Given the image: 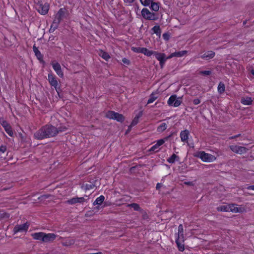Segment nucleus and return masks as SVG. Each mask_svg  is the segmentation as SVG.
Segmentation results:
<instances>
[{"label": "nucleus", "mask_w": 254, "mask_h": 254, "mask_svg": "<svg viewBox=\"0 0 254 254\" xmlns=\"http://www.w3.org/2000/svg\"><path fill=\"white\" fill-rule=\"evenodd\" d=\"M157 145L160 147V146H161L162 145H163L164 143V140L162 139H159V140H157L156 141V143Z\"/></svg>", "instance_id": "obj_45"}, {"label": "nucleus", "mask_w": 254, "mask_h": 254, "mask_svg": "<svg viewBox=\"0 0 254 254\" xmlns=\"http://www.w3.org/2000/svg\"><path fill=\"white\" fill-rule=\"evenodd\" d=\"M166 61V60H163L161 61V62H159V64L161 68H162L164 67Z\"/></svg>", "instance_id": "obj_50"}, {"label": "nucleus", "mask_w": 254, "mask_h": 254, "mask_svg": "<svg viewBox=\"0 0 254 254\" xmlns=\"http://www.w3.org/2000/svg\"><path fill=\"white\" fill-rule=\"evenodd\" d=\"M122 62L126 65H128L130 64V62L129 60L126 58L122 59Z\"/></svg>", "instance_id": "obj_43"}, {"label": "nucleus", "mask_w": 254, "mask_h": 254, "mask_svg": "<svg viewBox=\"0 0 254 254\" xmlns=\"http://www.w3.org/2000/svg\"><path fill=\"white\" fill-rule=\"evenodd\" d=\"M67 129L64 127L63 129H59L56 127L50 124H47L42 126L34 134V138L38 140H42L45 138H51L57 135L59 132L65 131Z\"/></svg>", "instance_id": "obj_1"}, {"label": "nucleus", "mask_w": 254, "mask_h": 254, "mask_svg": "<svg viewBox=\"0 0 254 254\" xmlns=\"http://www.w3.org/2000/svg\"><path fill=\"white\" fill-rule=\"evenodd\" d=\"M252 99L250 97L242 98L241 100V103L245 105H250L252 104Z\"/></svg>", "instance_id": "obj_24"}, {"label": "nucleus", "mask_w": 254, "mask_h": 254, "mask_svg": "<svg viewBox=\"0 0 254 254\" xmlns=\"http://www.w3.org/2000/svg\"><path fill=\"white\" fill-rule=\"evenodd\" d=\"M179 157L174 153L167 159V161L170 164H173L176 161H179Z\"/></svg>", "instance_id": "obj_25"}, {"label": "nucleus", "mask_w": 254, "mask_h": 254, "mask_svg": "<svg viewBox=\"0 0 254 254\" xmlns=\"http://www.w3.org/2000/svg\"><path fill=\"white\" fill-rule=\"evenodd\" d=\"M157 97L153 93H152L149 97V99L147 101V104H151L153 103L156 99Z\"/></svg>", "instance_id": "obj_37"}, {"label": "nucleus", "mask_w": 254, "mask_h": 254, "mask_svg": "<svg viewBox=\"0 0 254 254\" xmlns=\"http://www.w3.org/2000/svg\"><path fill=\"white\" fill-rule=\"evenodd\" d=\"M6 151V146L5 145L0 146V153H3Z\"/></svg>", "instance_id": "obj_44"}, {"label": "nucleus", "mask_w": 254, "mask_h": 254, "mask_svg": "<svg viewBox=\"0 0 254 254\" xmlns=\"http://www.w3.org/2000/svg\"><path fill=\"white\" fill-rule=\"evenodd\" d=\"M189 134L190 132L187 129L181 131L180 132V137L181 141L183 142H187Z\"/></svg>", "instance_id": "obj_16"}, {"label": "nucleus", "mask_w": 254, "mask_h": 254, "mask_svg": "<svg viewBox=\"0 0 254 254\" xmlns=\"http://www.w3.org/2000/svg\"><path fill=\"white\" fill-rule=\"evenodd\" d=\"M153 55L155 56V58L159 62L163 60H166L169 59L168 57L166 58V55L164 53H159L155 51Z\"/></svg>", "instance_id": "obj_20"}, {"label": "nucleus", "mask_w": 254, "mask_h": 254, "mask_svg": "<svg viewBox=\"0 0 254 254\" xmlns=\"http://www.w3.org/2000/svg\"><path fill=\"white\" fill-rule=\"evenodd\" d=\"M49 7L48 3H43L42 1H39L36 5V9L42 15H46L48 13Z\"/></svg>", "instance_id": "obj_4"}, {"label": "nucleus", "mask_w": 254, "mask_h": 254, "mask_svg": "<svg viewBox=\"0 0 254 254\" xmlns=\"http://www.w3.org/2000/svg\"><path fill=\"white\" fill-rule=\"evenodd\" d=\"M155 51L149 50L146 48L143 47L142 53L147 57H150L154 54Z\"/></svg>", "instance_id": "obj_31"}, {"label": "nucleus", "mask_w": 254, "mask_h": 254, "mask_svg": "<svg viewBox=\"0 0 254 254\" xmlns=\"http://www.w3.org/2000/svg\"><path fill=\"white\" fill-rule=\"evenodd\" d=\"M199 73L203 75H209L211 74V71L210 70H201Z\"/></svg>", "instance_id": "obj_42"}, {"label": "nucleus", "mask_w": 254, "mask_h": 254, "mask_svg": "<svg viewBox=\"0 0 254 254\" xmlns=\"http://www.w3.org/2000/svg\"><path fill=\"white\" fill-rule=\"evenodd\" d=\"M141 15L146 20H156L157 19L156 14L153 12H151L147 8H143L142 9Z\"/></svg>", "instance_id": "obj_5"}, {"label": "nucleus", "mask_w": 254, "mask_h": 254, "mask_svg": "<svg viewBox=\"0 0 254 254\" xmlns=\"http://www.w3.org/2000/svg\"><path fill=\"white\" fill-rule=\"evenodd\" d=\"M170 119V118L168 117V118H166L165 120H165V121H166V120H168V119Z\"/></svg>", "instance_id": "obj_57"}, {"label": "nucleus", "mask_w": 254, "mask_h": 254, "mask_svg": "<svg viewBox=\"0 0 254 254\" xmlns=\"http://www.w3.org/2000/svg\"><path fill=\"white\" fill-rule=\"evenodd\" d=\"M126 3L131 4L133 3L135 0H123Z\"/></svg>", "instance_id": "obj_51"}, {"label": "nucleus", "mask_w": 254, "mask_h": 254, "mask_svg": "<svg viewBox=\"0 0 254 254\" xmlns=\"http://www.w3.org/2000/svg\"><path fill=\"white\" fill-rule=\"evenodd\" d=\"M187 53V51H181L173 53L170 55L168 58H172L173 57H182L184 56Z\"/></svg>", "instance_id": "obj_18"}, {"label": "nucleus", "mask_w": 254, "mask_h": 254, "mask_svg": "<svg viewBox=\"0 0 254 254\" xmlns=\"http://www.w3.org/2000/svg\"><path fill=\"white\" fill-rule=\"evenodd\" d=\"M85 201V199L83 197H74L66 201V203L70 205H73L76 203H83Z\"/></svg>", "instance_id": "obj_13"}, {"label": "nucleus", "mask_w": 254, "mask_h": 254, "mask_svg": "<svg viewBox=\"0 0 254 254\" xmlns=\"http://www.w3.org/2000/svg\"><path fill=\"white\" fill-rule=\"evenodd\" d=\"M217 210L221 212H229L228 205H220L217 207Z\"/></svg>", "instance_id": "obj_33"}, {"label": "nucleus", "mask_w": 254, "mask_h": 254, "mask_svg": "<svg viewBox=\"0 0 254 254\" xmlns=\"http://www.w3.org/2000/svg\"><path fill=\"white\" fill-rule=\"evenodd\" d=\"M154 34L160 36L161 33V30L159 25H155L151 29Z\"/></svg>", "instance_id": "obj_30"}, {"label": "nucleus", "mask_w": 254, "mask_h": 254, "mask_svg": "<svg viewBox=\"0 0 254 254\" xmlns=\"http://www.w3.org/2000/svg\"><path fill=\"white\" fill-rule=\"evenodd\" d=\"M167 103L169 106L177 107L181 105L182 101L181 99L177 98L176 95H173L169 97Z\"/></svg>", "instance_id": "obj_7"}, {"label": "nucleus", "mask_w": 254, "mask_h": 254, "mask_svg": "<svg viewBox=\"0 0 254 254\" xmlns=\"http://www.w3.org/2000/svg\"><path fill=\"white\" fill-rule=\"evenodd\" d=\"M193 156L200 158L204 162H212L216 159V157L215 156L211 154L207 153L204 151L196 152L194 153Z\"/></svg>", "instance_id": "obj_3"}, {"label": "nucleus", "mask_w": 254, "mask_h": 254, "mask_svg": "<svg viewBox=\"0 0 254 254\" xmlns=\"http://www.w3.org/2000/svg\"><path fill=\"white\" fill-rule=\"evenodd\" d=\"M105 200V197L103 195H101L100 196L98 197L94 202H93V205H101L103 201Z\"/></svg>", "instance_id": "obj_27"}, {"label": "nucleus", "mask_w": 254, "mask_h": 254, "mask_svg": "<svg viewBox=\"0 0 254 254\" xmlns=\"http://www.w3.org/2000/svg\"><path fill=\"white\" fill-rule=\"evenodd\" d=\"M44 232H36L32 233L31 236L36 240L42 241L43 242Z\"/></svg>", "instance_id": "obj_21"}, {"label": "nucleus", "mask_w": 254, "mask_h": 254, "mask_svg": "<svg viewBox=\"0 0 254 254\" xmlns=\"http://www.w3.org/2000/svg\"><path fill=\"white\" fill-rule=\"evenodd\" d=\"M56 238V235L54 233H44L43 242L48 243L54 241Z\"/></svg>", "instance_id": "obj_14"}, {"label": "nucleus", "mask_w": 254, "mask_h": 254, "mask_svg": "<svg viewBox=\"0 0 254 254\" xmlns=\"http://www.w3.org/2000/svg\"><path fill=\"white\" fill-rule=\"evenodd\" d=\"M184 242L183 239L177 238L176 239V243L177 245L178 250L180 252H183L185 250L184 244H183L181 241Z\"/></svg>", "instance_id": "obj_22"}, {"label": "nucleus", "mask_w": 254, "mask_h": 254, "mask_svg": "<svg viewBox=\"0 0 254 254\" xmlns=\"http://www.w3.org/2000/svg\"><path fill=\"white\" fill-rule=\"evenodd\" d=\"M168 123H162L157 127V131L159 133H162L164 132L168 127Z\"/></svg>", "instance_id": "obj_23"}, {"label": "nucleus", "mask_w": 254, "mask_h": 254, "mask_svg": "<svg viewBox=\"0 0 254 254\" xmlns=\"http://www.w3.org/2000/svg\"><path fill=\"white\" fill-rule=\"evenodd\" d=\"M150 4V8L152 10H153L154 11H158L159 10V5L158 3L151 1Z\"/></svg>", "instance_id": "obj_35"}, {"label": "nucleus", "mask_w": 254, "mask_h": 254, "mask_svg": "<svg viewBox=\"0 0 254 254\" xmlns=\"http://www.w3.org/2000/svg\"><path fill=\"white\" fill-rule=\"evenodd\" d=\"M217 89L219 94H221L223 93L225 90V86L224 83L222 82H220L218 84Z\"/></svg>", "instance_id": "obj_29"}, {"label": "nucleus", "mask_w": 254, "mask_h": 254, "mask_svg": "<svg viewBox=\"0 0 254 254\" xmlns=\"http://www.w3.org/2000/svg\"><path fill=\"white\" fill-rule=\"evenodd\" d=\"M132 127H130V126H129L128 127V129H127V131H129L131 129Z\"/></svg>", "instance_id": "obj_56"}, {"label": "nucleus", "mask_w": 254, "mask_h": 254, "mask_svg": "<svg viewBox=\"0 0 254 254\" xmlns=\"http://www.w3.org/2000/svg\"><path fill=\"white\" fill-rule=\"evenodd\" d=\"M51 64L52 65L53 68L57 75L60 77H63L64 76V73L62 70L60 64L57 61H54L51 62Z\"/></svg>", "instance_id": "obj_9"}, {"label": "nucleus", "mask_w": 254, "mask_h": 254, "mask_svg": "<svg viewBox=\"0 0 254 254\" xmlns=\"http://www.w3.org/2000/svg\"><path fill=\"white\" fill-rule=\"evenodd\" d=\"M141 3L145 6H149L151 3V0H140Z\"/></svg>", "instance_id": "obj_39"}, {"label": "nucleus", "mask_w": 254, "mask_h": 254, "mask_svg": "<svg viewBox=\"0 0 254 254\" xmlns=\"http://www.w3.org/2000/svg\"><path fill=\"white\" fill-rule=\"evenodd\" d=\"M99 55L106 61H108L111 58L109 54L107 52L103 50L100 51Z\"/></svg>", "instance_id": "obj_26"}, {"label": "nucleus", "mask_w": 254, "mask_h": 254, "mask_svg": "<svg viewBox=\"0 0 254 254\" xmlns=\"http://www.w3.org/2000/svg\"><path fill=\"white\" fill-rule=\"evenodd\" d=\"M236 204H230L229 205V212L233 213H243L245 211L246 209L244 207H237Z\"/></svg>", "instance_id": "obj_10"}, {"label": "nucleus", "mask_w": 254, "mask_h": 254, "mask_svg": "<svg viewBox=\"0 0 254 254\" xmlns=\"http://www.w3.org/2000/svg\"><path fill=\"white\" fill-rule=\"evenodd\" d=\"M75 241L73 239L69 240L68 242H66L64 244L65 246H69L73 245Z\"/></svg>", "instance_id": "obj_46"}, {"label": "nucleus", "mask_w": 254, "mask_h": 254, "mask_svg": "<svg viewBox=\"0 0 254 254\" xmlns=\"http://www.w3.org/2000/svg\"><path fill=\"white\" fill-rule=\"evenodd\" d=\"M143 47H134L131 48V50L134 53H142Z\"/></svg>", "instance_id": "obj_38"}, {"label": "nucleus", "mask_w": 254, "mask_h": 254, "mask_svg": "<svg viewBox=\"0 0 254 254\" xmlns=\"http://www.w3.org/2000/svg\"><path fill=\"white\" fill-rule=\"evenodd\" d=\"M229 147L233 152L240 154H244L247 151L246 148L243 146L232 145H230Z\"/></svg>", "instance_id": "obj_11"}, {"label": "nucleus", "mask_w": 254, "mask_h": 254, "mask_svg": "<svg viewBox=\"0 0 254 254\" xmlns=\"http://www.w3.org/2000/svg\"><path fill=\"white\" fill-rule=\"evenodd\" d=\"M128 207L132 208L134 210L137 211H140L141 210V209L140 207L139 206V204L136 203H132L131 204H129L127 205Z\"/></svg>", "instance_id": "obj_32"}, {"label": "nucleus", "mask_w": 254, "mask_h": 254, "mask_svg": "<svg viewBox=\"0 0 254 254\" xmlns=\"http://www.w3.org/2000/svg\"><path fill=\"white\" fill-rule=\"evenodd\" d=\"M116 112L113 111H108L105 115V117L107 118L110 119H113L114 120V117L116 115Z\"/></svg>", "instance_id": "obj_36"}, {"label": "nucleus", "mask_w": 254, "mask_h": 254, "mask_svg": "<svg viewBox=\"0 0 254 254\" xmlns=\"http://www.w3.org/2000/svg\"><path fill=\"white\" fill-rule=\"evenodd\" d=\"M162 186V184L161 183H158L156 186V190H159Z\"/></svg>", "instance_id": "obj_54"}, {"label": "nucleus", "mask_w": 254, "mask_h": 254, "mask_svg": "<svg viewBox=\"0 0 254 254\" xmlns=\"http://www.w3.org/2000/svg\"><path fill=\"white\" fill-rule=\"evenodd\" d=\"M48 80L50 84L57 90L58 82L56 76L52 73H49L48 75Z\"/></svg>", "instance_id": "obj_12"}, {"label": "nucleus", "mask_w": 254, "mask_h": 254, "mask_svg": "<svg viewBox=\"0 0 254 254\" xmlns=\"http://www.w3.org/2000/svg\"><path fill=\"white\" fill-rule=\"evenodd\" d=\"M247 189L248 190H254V185L249 186L247 187Z\"/></svg>", "instance_id": "obj_52"}, {"label": "nucleus", "mask_w": 254, "mask_h": 254, "mask_svg": "<svg viewBox=\"0 0 254 254\" xmlns=\"http://www.w3.org/2000/svg\"><path fill=\"white\" fill-rule=\"evenodd\" d=\"M159 146L157 145V144L156 143L154 145H153L150 149L149 151H152V152H158L159 151Z\"/></svg>", "instance_id": "obj_40"}, {"label": "nucleus", "mask_w": 254, "mask_h": 254, "mask_svg": "<svg viewBox=\"0 0 254 254\" xmlns=\"http://www.w3.org/2000/svg\"><path fill=\"white\" fill-rule=\"evenodd\" d=\"M162 37L164 40L167 41L169 39L170 35L168 33H165L163 34Z\"/></svg>", "instance_id": "obj_47"}, {"label": "nucleus", "mask_w": 254, "mask_h": 254, "mask_svg": "<svg viewBox=\"0 0 254 254\" xmlns=\"http://www.w3.org/2000/svg\"><path fill=\"white\" fill-rule=\"evenodd\" d=\"M0 124L4 128L5 132L11 137L14 135L13 130L10 125L5 120H0Z\"/></svg>", "instance_id": "obj_6"}, {"label": "nucleus", "mask_w": 254, "mask_h": 254, "mask_svg": "<svg viewBox=\"0 0 254 254\" xmlns=\"http://www.w3.org/2000/svg\"><path fill=\"white\" fill-rule=\"evenodd\" d=\"M251 72L253 75H254V69H252Z\"/></svg>", "instance_id": "obj_55"}, {"label": "nucleus", "mask_w": 254, "mask_h": 254, "mask_svg": "<svg viewBox=\"0 0 254 254\" xmlns=\"http://www.w3.org/2000/svg\"><path fill=\"white\" fill-rule=\"evenodd\" d=\"M33 51L35 53V55L37 57V59L40 62L44 63L43 56L38 50V48L36 47L35 45L33 46Z\"/></svg>", "instance_id": "obj_15"}, {"label": "nucleus", "mask_w": 254, "mask_h": 254, "mask_svg": "<svg viewBox=\"0 0 254 254\" xmlns=\"http://www.w3.org/2000/svg\"><path fill=\"white\" fill-rule=\"evenodd\" d=\"M94 187L95 185L93 184H86L85 185V189L86 190H92L94 189Z\"/></svg>", "instance_id": "obj_41"}, {"label": "nucleus", "mask_w": 254, "mask_h": 254, "mask_svg": "<svg viewBox=\"0 0 254 254\" xmlns=\"http://www.w3.org/2000/svg\"><path fill=\"white\" fill-rule=\"evenodd\" d=\"M193 103L195 105H198L200 103V100L198 98L194 99L193 100Z\"/></svg>", "instance_id": "obj_48"}, {"label": "nucleus", "mask_w": 254, "mask_h": 254, "mask_svg": "<svg viewBox=\"0 0 254 254\" xmlns=\"http://www.w3.org/2000/svg\"><path fill=\"white\" fill-rule=\"evenodd\" d=\"M173 135V133H171L170 134H169V135L165 137L164 138H162V139H163L164 140V143L165 142V141H167L169 140V139Z\"/></svg>", "instance_id": "obj_49"}, {"label": "nucleus", "mask_w": 254, "mask_h": 254, "mask_svg": "<svg viewBox=\"0 0 254 254\" xmlns=\"http://www.w3.org/2000/svg\"><path fill=\"white\" fill-rule=\"evenodd\" d=\"M142 114H143L142 111L139 112V113L135 116V117L132 120V121L130 125V127H133L138 124V123L139 122V119L140 118H141L142 117Z\"/></svg>", "instance_id": "obj_17"}, {"label": "nucleus", "mask_w": 254, "mask_h": 254, "mask_svg": "<svg viewBox=\"0 0 254 254\" xmlns=\"http://www.w3.org/2000/svg\"><path fill=\"white\" fill-rule=\"evenodd\" d=\"M29 226L30 224L28 222L21 225H16L14 227L13 231L14 234H16L18 232H27Z\"/></svg>", "instance_id": "obj_8"}, {"label": "nucleus", "mask_w": 254, "mask_h": 254, "mask_svg": "<svg viewBox=\"0 0 254 254\" xmlns=\"http://www.w3.org/2000/svg\"><path fill=\"white\" fill-rule=\"evenodd\" d=\"M114 120L119 122L123 123L125 121V117L123 115L116 112Z\"/></svg>", "instance_id": "obj_28"}, {"label": "nucleus", "mask_w": 254, "mask_h": 254, "mask_svg": "<svg viewBox=\"0 0 254 254\" xmlns=\"http://www.w3.org/2000/svg\"><path fill=\"white\" fill-rule=\"evenodd\" d=\"M215 55V53L214 52L212 51H209L205 52L204 54H203L201 58L203 59L209 60L212 59Z\"/></svg>", "instance_id": "obj_19"}, {"label": "nucleus", "mask_w": 254, "mask_h": 254, "mask_svg": "<svg viewBox=\"0 0 254 254\" xmlns=\"http://www.w3.org/2000/svg\"><path fill=\"white\" fill-rule=\"evenodd\" d=\"M246 22L244 21V24H246Z\"/></svg>", "instance_id": "obj_58"}, {"label": "nucleus", "mask_w": 254, "mask_h": 254, "mask_svg": "<svg viewBox=\"0 0 254 254\" xmlns=\"http://www.w3.org/2000/svg\"><path fill=\"white\" fill-rule=\"evenodd\" d=\"M240 135H241V134H238L236 135L232 136L229 137V139H234V138H237V137L240 136Z\"/></svg>", "instance_id": "obj_53"}, {"label": "nucleus", "mask_w": 254, "mask_h": 254, "mask_svg": "<svg viewBox=\"0 0 254 254\" xmlns=\"http://www.w3.org/2000/svg\"><path fill=\"white\" fill-rule=\"evenodd\" d=\"M67 12L66 9L64 8H61L58 10L52 23L50 29L53 28V30H55L58 27L62 19L65 17V15Z\"/></svg>", "instance_id": "obj_2"}, {"label": "nucleus", "mask_w": 254, "mask_h": 254, "mask_svg": "<svg viewBox=\"0 0 254 254\" xmlns=\"http://www.w3.org/2000/svg\"><path fill=\"white\" fill-rule=\"evenodd\" d=\"M184 231L183 226L182 224L179 225L178 227V234L177 238L183 239L184 238Z\"/></svg>", "instance_id": "obj_34"}]
</instances>
